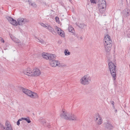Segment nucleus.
Masks as SVG:
<instances>
[{"label": "nucleus", "instance_id": "nucleus-1", "mask_svg": "<svg viewBox=\"0 0 130 130\" xmlns=\"http://www.w3.org/2000/svg\"><path fill=\"white\" fill-rule=\"evenodd\" d=\"M109 67L110 74L114 80L116 79L115 72V68L116 67L115 64L111 61L108 63Z\"/></svg>", "mask_w": 130, "mask_h": 130}, {"label": "nucleus", "instance_id": "nucleus-2", "mask_svg": "<svg viewBox=\"0 0 130 130\" xmlns=\"http://www.w3.org/2000/svg\"><path fill=\"white\" fill-rule=\"evenodd\" d=\"M98 5L99 11L100 13H103L105 10L106 2L105 0H98Z\"/></svg>", "mask_w": 130, "mask_h": 130}, {"label": "nucleus", "instance_id": "nucleus-3", "mask_svg": "<svg viewBox=\"0 0 130 130\" xmlns=\"http://www.w3.org/2000/svg\"><path fill=\"white\" fill-rule=\"evenodd\" d=\"M91 81V77L88 74L83 77L80 80V83L82 85H87L89 84Z\"/></svg>", "mask_w": 130, "mask_h": 130}, {"label": "nucleus", "instance_id": "nucleus-4", "mask_svg": "<svg viewBox=\"0 0 130 130\" xmlns=\"http://www.w3.org/2000/svg\"><path fill=\"white\" fill-rule=\"evenodd\" d=\"M22 88L23 92L30 97L34 98L38 97V96L36 93L32 92L30 90L23 88Z\"/></svg>", "mask_w": 130, "mask_h": 130}, {"label": "nucleus", "instance_id": "nucleus-5", "mask_svg": "<svg viewBox=\"0 0 130 130\" xmlns=\"http://www.w3.org/2000/svg\"><path fill=\"white\" fill-rule=\"evenodd\" d=\"M42 55L44 58L49 60L54 59L56 57L55 55L54 54H48L45 53H42Z\"/></svg>", "mask_w": 130, "mask_h": 130}, {"label": "nucleus", "instance_id": "nucleus-6", "mask_svg": "<svg viewBox=\"0 0 130 130\" xmlns=\"http://www.w3.org/2000/svg\"><path fill=\"white\" fill-rule=\"evenodd\" d=\"M23 73L26 75L29 76H33V71L30 68H28L23 70Z\"/></svg>", "mask_w": 130, "mask_h": 130}, {"label": "nucleus", "instance_id": "nucleus-7", "mask_svg": "<svg viewBox=\"0 0 130 130\" xmlns=\"http://www.w3.org/2000/svg\"><path fill=\"white\" fill-rule=\"evenodd\" d=\"M69 113L66 111L62 110L60 114V116L62 118L68 120Z\"/></svg>", "mask_w": 130, "mask_h": 130}, {"label": "nucleus", "instance_id": "nucleus-8", "mask_svg": "<svg viewBox=\"0 0 130 130\" xmlns=\"http://www.w3.org/2000/svg\"><path fill=\"white\" fill-rule=\"evenodd\" d=\"M55 58L54 59L50 60V65L53 67H55L59 65L60 63L58 60H55Z\"/></svg>", "mask_w": 130, "mask_h": 130}, {"label": "nucleus", "instance_id": "nucleus-9", "mask_svg": "<svg viewBox=\"0 0 130 130\" xmlns=\"http://www.w3.org/2000/svg\"><path fill=\"white\" fill-rule=\"evenodd\" d=\"M104 127L106 130H111L112 129L113 126L110 122L108 121L104 123Z\"/></svg>", "mask_w": 130, "mask_h": 130}, {"label": "nucleus", "instance_id": "nucleus-10", "mask_svg": "<svg viewBox=\"0 0 130 130\" xmlns=\"http://www.w3.org/2000/svg\"><path fill=\"white\" fill-rule=\"evenodd\" d=\"M104 40L105 41V43L104 44H112L110 37L108 35H107L105 36Z\"/></svg>", "mask_w": 130, "mask_h": 130}, {"label": "nucleus", "instance_id": "nucleus-11", "mask_svg": "<svg viewBox=\"0 0 130 130\" xmlns=\"http://www.w3.org/2000/svg\"><path fill=\"white\" fill-rule=\"evenodd\" d=\"M95 121L99 125L101 124L102 123V119L100 116L99 115H96Z\"/></svg>", "mask_w": 130, "mask_h": 130}, {"label": "nucleus", "instance_id": "nucleus-12", "mask_svg": "<svg viewBox=\"0 0 130 130\" xmlns=\"http://www.w3.org/2000/svg\"><path fill=\"white\" fill-rule=\"evenodd\" d=\"M123 13L124 17H127L130 14V10L128 8H126L123 10Z\"/></svg>", "mask_w": 130, "mask_h": 130}, {"label": "nucleus", "instance_id": "nucleus-13", "mask_svg": "<svg viewBox=\"0 0 130 130\" xmlns=\"http://www.w3.org/2000/svg\"><path fill=\"white\" fill-rule=\"evenodd\" d=\"M68 120H73L75 121H78L79 120V118L74 114H72L70 116H69Z\"/></svg>", "mask_w": 130, "mask_h": 130}, {"label": "nucleus", "instance_id": "nucleus-14", "mask_svg": "<svg viewBox=\"0 0 130 130\" xmlns=\"http://www.w3.org/2000/svg\"><path fill=\"white\" fill-rule=\"evenodd\" d=\"M41 73V71L38 68H36L33 72V76H39Z\"/></svg>", "mask_w": 130, "mask_h": 130}, {"label": "nucleus", "instance_id": "nucleus-15", "mask_svg": "<svg viewBox=\"0 0 130 130\" xmlns=\"http://www.w3.org/2000/svg\"><path fill=\"white\" fill-rule=\"evenodd\" d=\"M18 24L19 25H22L24 24L25 21L23 18H20L17 20Z\"/></svg>", "mask_w": 130, "mask_h": 130}, {"label": "nucleus", "instance_id": "nucleus-16", "mask_svg": "<svg viewBox=\"0 0 130 130\" xmlns=\"http://www.w3.org/2000/svg\"><path fill=\"white\" fill-rule=\"evenodd\" d=\"M6 127L4 130H13L9 122L6 121L5 123Z\"/></svg>", "mask_w": 130, "mask_h": 130}, {"label": "nucleus", "instance_id": "nucleus-17", "mask_svg": "<svg viewBox=\"0 0 130 130\" xmlns=\"http://www.w3.org/2000/svg\"><path fill=\"white\" fill-rule=\"evenodd\" d=\"M112 44H104L105 50L106 52H109L110 51Z\"/></svg>", "mask_w": 130, "mask_h": 130}, {"label": "nucleus", "instance_id": "nucleus-18", "mask_svg": "<svg viewBox=\"0 0 130 130\" xmlns=\"http://www.w3.org/2000/svg\"><path fill=\"white\" fill-rule=\"evenodd\" d=\"M47 29H48L49 31L52 33L54 35H56V32L55 31L54 29L50 25H48V26H47Z\"/></svg>", "mask_w": 130, "mask_h": 130}, {"label": "nucleus", "instance_id": "nucleus-19", "mask_svg": "<svg viewBox=\"0 0 130 130\" xmlns=\"http://www.w3.org/2000/svg\"><path fill=\"white\" fill-rule=\"evenodd\" d=\"M11 39L15 42L18 43H19L20 42V40L17 38L11 37Z\"/></svg>", "mask_w": 130, "mask_h": 130}, {"label": "nucleus", "instance_id": "nucleus-20", "mask_svg": "<svg viewBox=\"0 0 130 130\" xmlns=\"http://www.w3.org/2000/svg\"><path fill=\"white\" fill-rule=\"evenodd\" d=\"M55 29L56 30V31H57V33L59 35L61 31H62L60 28L56 26L55 27Z\"/></svg>", "mask_w": 130, "mask_h": 130}, {"label": "nucleus", "instance_id": "nucleus-21", "mask_svg": "<svg viewBox=\"0 0 130 130\" xmlns=\"http://www.w3.org/2000/svg\"><path fill=\"white\" fill-rule=\"evenodd\" d=\"M21 119L22 120H26L28 123H30L31 122V121L30 120L29 117H27L26 118H21Z\"/></svg>", "mask_w": 130, "mask_h": 130}, {"label": "nucleus", "instance_id": "nucleus-22", "mask_svg": "<svg viewBox=\"0 0 130 130\" xmlns=\"http://www.w3.org/2000/svg\"><path fill=\"white\" fill-rule=\"evenodd\" d=\"M36 39H37L38 40L37 41L38 42H40L42 44H44L45 43V42L41 38H36Z\"/></svg>", "mask_w": 130, "mask_h": 130}, {"label": "nucleus", "instance_id": "nucleus-23", "mask_svg": "<svg viewBox=\"0 0 130 130\" xmlns=\"http://www.w3.org/2000/svg\"><path fill=\"white\" fill-rule=\"evenodd\" d=\"M69 31L72 33H73L74 31V30L73 27L71 26H69L68 28Z\"/></svg>", "mask_w": 130, "mask_h": 130}, {"label": "nucleus", "instance_id": "nucleus-24", "mask_svg": "<svg viewBox=\"0 0 130 130\" xmlns=\"http://www.w3.org/2000/svg\"><path fill=\"white\" fill-rule=\"evenodd\" d=\"M77 25L81 28H83L85 26L84 24L83 23H78Z\"/></svg>", "mask_w": 130, "mask_h": 130}, {"label": "nucleus", "instance_id": "nucleus-25", "mask_svg": "<svg viewBox=\"0 0 130 130\" xmlns=\"http://www.w3.org/2000/svg\"><path fill=\"white\" fill-rule=\"evenodd\" d=\"M12 21L11 23L13 25H17V22L15 20L13 19V20H12Z\"/></svg>", "mask_w": 130, "mask_h": 130}, {"label": "nucleus", "instance_id": "nucleus-26", "mask_svg": "<svg viewBox=\"0 0 130 130\" xmlns=\"http://www.w3.org/2000/svg\"><path fill=\"white\" fill-rule=\"evenodd\" d=\"M41 124H43L45 126H48V125H47L46 123V122L44 120H42L41 121Z\"/></svg>", "mask_w": 130, "mask_h": 130}, {"label": "nucleus", "instance_id": "nucleus-27", "mask_svg": "<svg viewBox=\"0 0 130 130\" xmlns=\"http://www.w3.org/2000/svg\"><path fill=\"white\" fill-rule=\"evenodd\" d=\"M6 18L10 23L12 22V20H13V18L9 17H6Z\"/></svg>", "mask_w": 130, "mask_h": 130}, {"label": "nucleus", "instance_id": "nucleus-28", "mask_svg": "<svg viewBox=\"0 0 130 130\" xmlns=\"http://www.w3.org/2000/svg\"><path fill=\"white\" fill-rule=\"evenodd\" d=\"M65 54L66 55H69L70 54V53L67 50H65L64 51Z\"/></svg>", "mask_w": 130, "mask_h": 130}, {"label": "nucleus", "instance_id": "nucleus-29", "mask_svg": "<svg viewBox=\"0 0 130 130\" xmlns=\"http://www.w3.org/2000/svg\"><path fill=\"white\" fill-rule=\"evenodd\" d=\"M5 129V127L3 125L0 123V130H4Z\"/></svg>", "mask_w": 130, "mask_h": 130}, {"label": "nucleus", "instance_id": "nucleus-30", "mask_svg": "<svg viewBox=\"0 0 130 130\" xmlns=\"http://www.w3.org/2000/svg\"><path fill=\"white\" fill-rule=\"evenodd\" d=\"M64 34V31L62 30L61 31L59 35L62 37H64L65 35Z\"/></svg>", "mask_w": 130, "mask_h": 130}, {"label": "nucleus", "instance_id": "nucleus-31", "mask_svg": "<svg viewBox=\"0 0 130 130\" xmlns=\"http://www.w3.org/2000/svg\"><path fill=\"white\" fill-rule=\"evenodd\" d=\"M41 25L42 26H43L44 27L46 28H47V26H48V25L47 24L45 25L43 23H41Z\"/></svg>", "mask_w": 130, "mask_h": 130}, {"label": "nucleus", "instance_id": "nucleus-32", "mask_svg": "<svg viewBox=\"0 0 130 130\" xmlns=\"http://www.w3.org/2000/svg\"><path fill=\"white\" fill-rule=\"evenodd\" d=\"M22 120L21 119V118L20 119H19L17 122V124L18 125H19L20 124V121H21Z\"/></svg>", "mask_w": 130, "mask_h": 130}, {"label": "nucleus", "instance_id": "nucleus-33", "mask_svg": "<svg viewBox=\"0 0 130 130\" xmlns=\"http://www.w3.org/2000/svg\"><path fill=\"white\" fill-rule=\"evenodd\" d=\"M31 5L34 7H37L36 4L35 3H31Z\"/></svg>", "mask_w": 130, "mask_h": 130}, {"label": "nucleus", "instance_id": "nucleus-34", "mask_svg": "<svg viewBox=\"0 0 130 130\" xmlns=\"http://www.w3.org/2000/svg\"><path fill=\"white\" fill-rule=\"evenodd\" d=\"M55 19L56 20V21L57 22H58L59 21V18L57 17H55Z\"/></svg>", "mask_w": 130, "mask_h": 130}, {"label": "nucleus", "instance_id": "nucleus-35", "mask_svg": "<svg viewBox=\"0 0 130 130\" xmlns=\"http://www.w3.org/2000/svg\"><path fill=\"white\" fill-rule=\"evenodd\" d=\"M90 1L91 3H96L95 0H90Z\"/></svg>", "mask_w": 130, "mask_h": 130}, {"label": "nucleus", "instance_id": "nucleus-36", "mask_svg": "<svg viewBox=\"0 0 130 130\" xmlns=\"http://www.w3.org/2000/svg\"><path fill=\"white\" fill-rule=\"evenodd\" d=\"M110 103H111V104L113 106V107H114V106L115 103H114V102L113 101H110Z\"/></svg>", "mask_w": 130, "mask_h": 130}, {"label": "nucleus", "instance_id": "nucleus-37", "mask_svg": "<svg viewBox=\"0 0 130 130\" xmlns=\"http://www.w3.org/2000/svg\"><path fill=\"white\" fill-rule=\"evenodd\" d=\"M61 43L62 42L61 40H59L58 42V43L59 44H61Z\"/></svg>", "mask_w": 130, "mask_h": 130}, {"label": "nucleus", "instance_id": "nucleus-38", "mask_svg": "<svg viewBox=\"0 0 130 130\" xmlns=\"http://www.w3.org/2000/svg\"><path fill=\"white\" fill-rule=\"evenodd\" d=\"M0 40L2 42L4 43V41L3 38H1V39Z\"/></svg>", "mask_w": 130, "mask_h": 130}, {"label": "nucleus", "instance_id": "nucleus-39", "mask_svg": "<svg viewBox=\"0 0 130 130\" xmlns=\"http://www.w3.org/2000/svg\"><path fill=\"white\" fill-rule=\"evenodd\" d=\"M28 2H29V4L30 5H31V2H30V1H28Z\"/></svg>", "mask_w": 130, "mask_h": 130}, {"label": "nucleus", "instance_id": "nucleus-40", "mask_svg": "<svg viewBox=\"0 0 130 130\" xmlns=\"http://www.w3.org/2000/svg\"><path fill=\"white\" fill-rule=\"evenodd\" d=\"M80 38L81 39H83V38L82 37H80Z\"/></svg>", "mask_w": 130, "mask_h": 130}, {"label": "nucleus", "instance_id": "nucleus-41", "mask_svg": "<svg viewBox=\"0 0 130 130\" xmlns=\"http://www.w3.org/2000/svg\"><path fill=\"white\" fill-rule=\"evenodd\" d=\"M128 36V37H130V35H129V36Z\"/></svg>", "mask_w": 130, "mask_h": 130}, {"label": "nucleus", "instance_id": "nucleus-42", "mask_svg": "<svg viewBox=\"0 0 130 130\" xmlns=\"http://www.w3.org/2000/svg\"><path fill=\"white\" fill-rule=\"evenodd\" d=\"M69 0V1L70 2L71 0Z\"/></svg>", "mask_w": 130, "mask_h": 130}, {"label": "nucleus", "instance_id": "nucleus-43", "mask_svg": "<svg viewBox=\"0 0 130 130\" xmlns=\"http://www.w3.org/2000/svg\"><path fill=\"white\" fill-rule=\"evenodd\" d=\"M33 115H34V113H33Z\"/></svg>", "mask_w": 130, "mask_h": 130}, {"label": "nucleus", "instance_id": "nucleus-44", "mask_svg": "<svg viewBox=\"0 0 130 130\" xmlns=\"http://www.w3.org/2000/svg\"><path fill=\"white\" fill-rule=\"evenodd\" d=\"M117 111V110H116V111Z\"/></svg>", "mask_w": 130, "mask_h": 130}]
</instances>
